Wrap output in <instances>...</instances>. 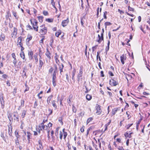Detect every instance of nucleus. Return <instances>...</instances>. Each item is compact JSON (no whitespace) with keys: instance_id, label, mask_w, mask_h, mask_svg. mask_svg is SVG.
Wrapping results in <instances>:
<instances>
[{"instance_id":"1","label":"nucleus","mask_w":150,"mask_h":150,"mask_svg":"<svg viewBox=\"0 0 150 150\" xmlns=\"http://www.w3.org/2000/svg\"><path fill=\"white\" fill-rule=\"evenodd\" d=\"M47 28L45 27L44 25H42L40 27V31L39 32L42 35L45 34L47 32Z\"/></svg>"},{"instance_id":"2","label":"nucleus","mask_w":150,"mask_h":150,"mask_svg":"<svg viewBox=\"0 0 150 150\" xmlns=\"http://www.w3.org/2000/svg\"><path fill=\"white\" fill-rule=\"evenodd\" d=\"M30 21L31 24L33 25V28L35 31H38V22L35 19L33 20L32 21V20H30Z\"/></svg>"},{"instance_id":"3","label":"nucleus","mask_w":150,"mask_h":150,"mask_svg":"<svg viewBox=\"0 0 150 150\" xmlns=\"http://www.w3.org/2000/svg\"><path fill=\"white\" fill-rule=\"evenodd\" d=\"M0 102L1 105V108L3 109L5 106V101L4 94L3 93H1L0 95Z\"/></svg>"},{"instance_id":"4","label":"nucleus","mask_w":150,"mask_h":150,"mask_svg":"<svg viewBox=\"0 0 150 150\" xmlns=\"http://www.w3.org/2000/svg\"><path fill=\"white\" fill-rule=\"evenodd\" d=\"M83 74V69L82 67L81 66L80 67V68L79 70V73L78 74L77 76V80L78 82L80 80L82 79L81 77L82 76Z\"/></svg>"},{"instance_id":"5","label":"nucleus","mask_w":150,"mask_h":150,"mask_svg":"<svg viewBox=\"0 0 150 150\" xmlns=\"http://www.w3.org/2000/svg\"><path fill=\"white\" fill-rule=\"evenodd\" d=\"M110 84L113 86H116L118 84V82L114 79V78H112L109 81Z\"/></svg>"},{"instance_id":"6","label":"nucleus","mask_w":150,"mask_h":150,"mask_svg":"<svg viewBox=\"0 0 150 150\" xmlns=\"http://www.w3.org/2000/svg\"><path fill=\"white\" fill-rule=\"evenodd\" d=\"M96 107V113L98 115H100L102 112V110L100 109V106L98 105L97 104Z\"/></svg>"},{"instance_id":"7","label":"nucleus","mask_w":150,"mask_h":150,"mask_svg":"<svg viewBox=\"0 0 150 150\" xmlns=\"http://www.w3.org/2000/svg\"><path fill=\"white\" fill-rule=\"evenodd\" d=\"M63 137H64V139H65L66 138L67 135V132H64V133H63V134L62 133V132L61 131H60V137L59 138L61 140L62 139V137H63Z\"/></svg>"},{"instance_id":"8","label":"nucleus","mask_w":150,"mask_h":150,"mask_svg":"<svg viewBox=\"0 0 150 150\" xmlns=\"http://www.w3.org/2000/svg\"><path fill=\"white\" fill-rule=\"evenodd\" d=\"M17 28L15 27L14 28L13 32L11 34L13 38L14 37V38H16V35L17 34Z\"/></svg>"},{"instance_id":"9","label":"nucleus","mask_w":150,"mask_h":150,"mask_svg":"<svg viewBox=\"0 0 150 150\" xmlns=\"http://www.w3.org/2000/svg\"><path fill=\"white\" fill-rule=\"evenodd\" d=\"M69 22V18H67L66 20H63L62 21V25L63 27H64L67 25Z\"/></svg>"},{"instance_id":"10","label":"nucleus","mask_w":150,"mask_h":150,"mask_svg":"<svg viewBox=\"0 0 150 150\" xmlns=\"http://www.w3.org/2000/svg\"><path fill=\"white\" fill-rule=\"evenodd\" d=\"M127 57L125 54H123L120 56L121 61L122 64H124L125 63L124 61L126 60Z\"/></svg>"},{"instance_id":"11","label":"nucleus","mask_w":150,"mask_h":150,"mask_svg":"<svg viewBox=\"0 0 150 150\" xmlns=\"http://www.w3.org/2000/svg\"><path fill=\"white\" fill-rule=\"evenodd\" d=\"M39 66L38 67V69L40 70L42 69V65L44 64L43 62L42 61V60L40 59H39Z\"/></svg>"},{"instance_id":"12","label":"nucleus","mask_w":150,"mask_h":150,"mask_svg":"<svg viewBox=\"0 0 150 150\" xmlns=\"http://www.w3.org/2000/svg\"><path fill=\"white\" fill-rule=\"evenodd\" d=\"M8 133L9 135L10 136H12V127L11 125L8 126Z\"/></svg>"},{"instance_id":"13","label":"nucleus","mask_w":150,"mask_h":150,"mask_svg":"<svg viewBox=\"0 0 150 150\" xmlns=\"http://www.w3.org/2000/svg\"><path fill=\"white\" fill-rule=\"evenodd\" d=\"M133 134V132H131L129 134L128 132H126L125 133L124 135L126 138H130L131 137V134Z\"/></svg>"},{"instance_id":"14","label":"nucleus","mask_w":150,"mask_h":150,"mask_svg":"<svg viewBox=\"0 0 150 150\" xmlns=\"http://www.w3.org/2000/svg\"><path fill=\"white\" fill-rule=\"evenodd\" d=\"M53 97V95H51L49 96H48L47 99V102L48 105H50V101L51 99Z\"/></svg>"},{"instance_id":"15","label":"nucleus","mask_w":150,"mask_h":150,"mask_svg":"<svg viewBox=\"0 0 150 150\" xmlns=\"http://www.w3.org/2000/svg\"><path fill=\"white\" fill-rule=\"evenodd\" d=\"M6 36L5 34L1 33L0 36V40L1 41H3L5 40Z\"/></svg>"},{"instance_id":"16","label":"nucleus","mask_w":150,"mask_h":150,"mask_svg":"<svg viewBox=\"0 0 150 150\" xmlns=\"http://www.w3.org/2000/svg\"><path fill=\"white\" fill-rule=\"evenodd\" d=\"M20 56L23 59V62H24L26 61V59L25 57V55L23 52H21Z\"/></svg>"},{"instance_id":"17","label":"nucleus","mask_w":150,"mask_h":150,"mask_svg":"<svg viewBox=\"0 0 150 150\" xmlns=\"http://www.w3.org/2000/svg\"><path fill=\"white\" fill-rule=\"evenodd\" d=\"M45 55L47 57V58L48 59L50 60L51 59V57H50L51 53L49 52V51L48 50H47V51L46 52Z\"/></svg>"},{"instance_id":"18","label":"nucleus","mask_w":150,"mask_h":150,"mask_svg":"<svg viewBox=\"0 0 150 150\" xmlns=\"http://www.w3.org/2000/svg\"><path fill=\"white\" fill-rule=\"evenodd\" d=\"M120 109L119 108H115L113 109L112 111V115H115L117 111L120 110Z\"/></svg>"},{"instance_id":"19","label":"nucleus","mask_w":150,"mask_h":150,"mask_svg":"<svg viewBox=\"0 0 150 150\" xmlns=\"http://www.w3.org/2000/svg\"><path fill=\"white\" fill-rule=\"evenodd\" d=\"M22 42V38L21 37H20L18 38V44L17 45H19L20 46H21L22 45V44L21 43Z\"/></svg>"},{"instance_id":"20","label":"nucleus","mask_w":150,"mask_h":150,"mask_svg":"<svg viewBox=\"0 0 150 150\" xmlns=\"http://www.w3.org/2000/svg\"><path fill=\"white\" fill-rule=\"evenodd\" d=\"M99 39L97 40L99 43H100L102 40H103V35L102 34H101V36L100 38H98Z\"/></svg>"},{"instance_id":"21","label":"nucleus","mask_w":150,"mask_h":150,"mask_svg":"<svg viewBox=\"0 0 150 150\" xmlns=\"http://www.w3.org/2000/svg\"><path fill=\"white\" fill-rule=\"evenodd\" d=\"M32 38V37L30 34H28V35L27 38L26 40V42L28 43L31 40Z\"/></svg>"},{"instance_id":"22","label":"nucleus","mask_w":150,"mask_h":150,"mask_svg":"<svg viewBox=\"0 0 150 150\" xmlns=\"http://www.w3.org/2000/svg\"><path fill=\"white\" fill-rule=\"evenodd\" d=\"M13 116L15 118L14 120L18 122L19 120L18 118V115L17 113H16L13 115Z\"/></svg>"},{"instance_id":"23","label":"nucleus","mask_w":150,"mask_h":150,"mask_svg":"<svg viewBox=\"0 0 150 150\" xmlns=\"http://www.w3.org/2000/svg\"><path fill=\"white\" fill-rule=\"evenodd\" d=\"M55 56L54 57V58L57 64L58 65L59 64V60L58 59V56L57 53H55Z\"/></svg>"},{"instance_id":"24","label":"nucleus","mask_w":150,"mask_h":150,"mask_svg":"<svg viewBox=\"0 0 150 150\" xmlns=\"http://www.w3.org/2000/svg\"><path fill=\"white\" fill-rule=\"evenodd\" d=\"M52 104L53 107L55 108V109H56L57 108V106L55 103V101L54 100L52 102Z\"/></svg>"},{"instance_id":"25","label":"nucleus","mask_w":150,"mask_h":150,"mask_svg":"<svg viewBox=\"0 0 150 150\" xmlns=\"http://www.w3.org/2000/svg\"><path fill=\"white\" fill-rule=\"evenodd\" d=\"M27 134L28 139L29 142L30 141V139H31V134L30 132H27Z\"/></svg>"},{"instance_id":"26","label":"nucleus","mask_w":150,"mask_h":150,"mask_svg":"<svg viewBox=\"0 0 150 150\" xmlns=\"http://www.w3.org/2000/svg\"><path fill=\"white\" fill-rule=\"evenodd\" d=\"M38 142L39 144V148L40 149H43V147L42 145V143L41 140H39L38 141Z\"/></svg>"},{"instance_id":"27","label":"nucleus","mask_w":150,"mask_h":150,"mask_svg":"<svg viewBox=\"0 0 150 150\" xmlns=\"http://www.w3.org/2000/svg\"><path fill=\"white\" fill-rule=\"evenodd\" d=\"M38 18L40 23H42L43 22V17L42 16H39L38 17Z\"/></svg>"},{"instance_id":"28","label":"nucleus","mask_w":150,"mask_h":150,"mask_svg":"<svg viewBox=\"0 0 150 150\" xmlns=\"http://www.w3.org/2000/svg\"><path fill=\"white\" fill-rule=\"evenodd\" d=\"M61 30H59L57 32H56L55 33V36L57 37H58L61 34Z\"/></svg>"},{"instance_id":"29","label":"nucleus","mask_w":150,"mask_h":150,"mask_svg":"<svg viewBox=\"0 0 150 150\" xmlns=\"http://www.w3.org/2000/svg\"><path fill=\"white\" fill-rule=\"evenodd\" d=\"M26 113V111L25 110H23L22 112L21 116L23 118H24L25 116Z\"/></svg>"},{"instance_id":"30","label":"nucleus","mask_w":150,"mask_h":150,"mask_svg":"<svg viewBox=\"0 0 150 150\" xmlns=\"http://www.w3.org/2000/svg\"><path fill=\"white\" fill-rule=\"evenodd\" d=\"M21 105L19 106V108H20L22 107H23L24 106V103L25 101L24 100H21Z\"/></svg>"},{"instance_id":"31","label":"nucleus","mask_w":150,"mask_h":150,"mask_svg":"<svg viewBox=\"0 0 150 150\" xmlns=\"http://www.w3.org/2000/svg\"><path fill=\"white\" fill-rule=\"evenodd\" d=\"M15 135L16 137V139H18L20 137V135L18 134V132L16 131L15 132Z\"/></svg>"},{"instance_id":"32","label":"nucleus","mask_w":150,"mask_h":150,"mask_svg":"<svg viewBox=\"0 0 150 150\" xmlns=\"http://www.w3.org/2000/svg\"><path fill=\"white\" fill-rule=\"evenodd\" d=\"M34 57L35 59L36 63H37L38 61V54H35L34 56Z\"/></svg>"},{"instance_id":"33","label":"nucleus","mask_w":150,"mask_h":150,"mask_svg":"<svg viewBox=\"0 0 150 150\" xmlns=\"http://www.w3.org/2000/svg\"><path fill=\"white\" fill-rule=\"evenodd\" d=\"M110 44V41L109 40L108 41L107 46L106 47V49H105V50L106 51V52H107L109 50Z\"/></svg>"},{"instance_id":"34","label":"nucleus","mask_w":150,"mask_h":150,"mask_svg":"<svg viewBox=\"0 0 150 150\" xmlns=\"http://www.w3.org/2000/svg\"><path fill=\"white\" fill-rule=\"evenodd\" d=\"M46 21L49 23H52L53 21V19L52 18H47L46 19Z\"/></svg>"},{"instance_id":"35","label":"nucleus","mask_w":150,"mask_h":150,"mask_svg":"<svg viewBox=\"0 0 150 150\" xmlns=\"http://www.w3.org/2000/svg\"><path fill=\"white\" fill-rule=\"evenodd\" d=\"M112 25V23H111L110 22H106L105 23V28H106L107 26H109Z\"/></svg>"},{"instance_id":"36","label":"nucleus","mask_w":150,"mask_h":150,"mask_svg":"<svg viewBox=\"0 0 150 150\" xmlns=\"http://www.w3.org/2000/svg\"><path fill=\"white\" fill-rule=\"evenodd\" d=\"M59 66V70L63 69L64 66L62 64H61L58 65Z\"/></svg>"},{"instance_id":"37","label":"nucleus","mask_w":150,"mask_h":150,"mask_svg":"<svg viewBox=\"0 0 150 150\" xmlns=\"http://www.w3.org/2000/svg\"><path fill=\"white\" fill-rule=\"evenodd\" d=\"M91 98H92V96L91 95H90L89 94H87L86 95V98L88 100H91Z\"/></svg>"},{"instance_id":"38","label":"nucleus","mask_w":150,"mask_h":150,"mask_svg":"<svg viewBox=\"0 0 150 150\" xmlns=\"http://www.w3.org/2000/svg\"><path fill=\"white\" fill-rule=\"evenodd\" d=\"M12 13L13 15L15 17V18L17 19H18V18L17 16L16 12L14 11H13Z\"/></svg>"},{"instance_id":"39","label":"nucleus","mask_w":150,"mask_h":150,"mask_svg":"<svg viewBox=\"0 0 150 150\" xmlns=\"http://www.w3.org/2000/svg\"><path fill=\"white\" fill-rule=\"evenodd\" d=\"M93 120V118L91 117L88 118L86 121L87 124H88L92 120Z\"/></svg>"},{"instance_id":"40","label":"nucleus","mask_w":150,"mask_h":150,"mask_svg":"<svg viewBox=\"0 0 150 150\" xmlns=\"http://www.w3.org/2000/svg\"><path fill=\"white\" fill-rule=\"evenodd\" d=\"M26 28L27 30H33L32 27L29 25H28L26 26Z\"/></svg>"},{"instance_id":"41","label":"nucleus","mask_w":150,"mask_h":150,"mask_svg":"<svg viewBox=\"0 0 150 150\" xmlns=\"http://www.w3.org/2000/svg\"><path fill=\"white\" fill-rule=\"evenodd\" d=\"M48 111L49 112V115H51L53 111L50 108H48Z\"/></svg>"},{"instance_id":"42","label":"nucleus","mask_w":150,"mask_h":150,"mask_svg":"<svg viewBox=\"0 0 150 150\" xmlns=\"http://www.w3.org/2000/svg\"><path fill=\"white\" fill-rule=\"evenodd\" d=\"M72 109L73 112H76V107L74 105H72Z\"/></svg>"},{"instance_id":"43","label":"nucleus","mask_w":150,"mask_h":150,"mask_svg":"<svg viewBox=\"0 0 150 150\" xmlns=\"http://www.w3.org/2000/svg\"><path fill=\"white\" fill-rule=\"evenodd\" d=\"M103 19L102 18V19H101L100 21V22L98 23V28L99 29H100V23H101V22L102 21H103Z\"/></svg>"},{"instance_id":"44","label":"nucleus","mask_w":150,"mask_h":150,"mask_svg":"<svg viewBox=\"0 0 150 150\" xmlns=\"http://www.w3.org/2000/svg\"><path fill=\"white\" fill-rule=\"evenodd\" d=\"M85 127L84 126H83L81 128L80 131L81 132L83 133L84 132Z\"/></svg>"},{"instance_id":"45","label":"nucleus","mask_w":150,"mask_h":150,"mask_svg":"<svg viewBox=\"0 0 150 150\" xmlns=\"http://www.w3.org/2000/svg\"><path fill=\"white\" fill-rule=\"evenodd\" d=\"M44 126L39 125V127L40 128V130L42 131L43 130H45Z\"/></svg>"},{"instance_id":"46","label":"nucleus","mask_w":150,"mask_h":150,"mask_svg":"<svg viewBox=\"0 0 150 150\" xmlns=\"http://www.w3.org/2000/svg\"><path fill=\"white\" fill-rule=\"evenodd\" d=\"M107 14V12L106 11H105L104 12L103 17L105 19H106L107 18L106 16V15Z\"/></svg>"},{"instance_id":"47","label":"nucleus","mask_w":150,"mask_h":150,"mask_svg":"<svg viewBox=\"0 0 150 150\" xmlns=\"http://www.w3.org/2000/svg\"><path fill=\"white\" fill-rule=\"evenodd\" d=\"M43 13L45 16H47L48 15V12L46 11H44L43 12Z\"/></svg>"},{"instance_id":"48","label":"nucleus","mask_w":150,"mask_h":150,"mask_svg":"<svg viewBox=\"0 0 150 150\" xmlns=\"http://www.w3.org/2000/svg\"><path fill=\"white\" fill-rule=\"evenodd\" d=\"M33 11L34 13V14L35 15L34 16H36V13L37 12V11L34 8H33Z\"/></svg>"},{"instance_id":"49","label":"nucleus","mask_w":150,"mask_h":150,"mask_svg":"<svg viewBox=\"0 0 150 150\" xmlns=\"http://www.w3.org/2000/svg\"><path fill=\"white\" fill-rule=\"evenodd\" d=\"M60 127H58L56 129V132H55V134L56 135V133H57V134H58V131H59V130L60 128Z\"/></svg>"},{"instance_id":"50","label":"nucleus","mask_w":150,"mask_h":150,"mask_svg":"<svg viewBox=\"0 0 150 150\" xmlns=\"http://www.w3.org/2000/svg\"><path fill=\"white\" fill-rule=\"evenodd\" d=\"M97 46L98 45H96L94 46L93 47H92V49L93 52H94V50L97 48Z\"/></svg>"},{"instance_id":"51","label":"nucleus","mask_w":150,"mask_h":150,"mask_svg":"<svg viewBox=\"0 0 150 150\" xmlns=\"http://www.w3.org/2000/svg\"><path fill=\"white\" fill-rule=\"evenodd\" d=\"M128 9L129 11H134V9L132 8L131 7L129 6L128 7Z\"/></svg>"},{"instance_id":"52","label":"nucleus","mask_w":150,"mask_h":150,"mask_svg":"<svg viewBox=\"0 0 150 150\" xmlns=\"http://www.w3.org/2000/svg\"><path fill=\"white\" fill-rule=\"evenodd\" d=\"M133 124H129L126 126V127L127 129H128Z\"/></svg>"},{"instance_id":"53","label":"nucleus","mask_w":150,"mask_h":150,"mask_svg":"<svg viewBox=\"0 0 150 150\" xmlns=\"http://www.w3.org/2000/svg\"><path fill=\"white\" fill-rule=\"evenodd\" d=\"M117 148L119 150H124L122 146H118Z\"/></svg>"},{"instance_id":"54","label":"nucleus","mask_w":150,"mask_h":150,"mask_svg":"<svg viewBox=\"0 0 150 150\" xmlns=\"http://www.w3.org/2000/svg\"><path fill=\"white\" fill-rule=\"evenodd\" d=\"M33 52L32 51L29 52L28 53V54L29 56H33Z\"/></svg>"},{"instance_id":"55","label":"nucleus","mask_w":150,"mask_h":150,"mask_svg":"<svg viewBox=\"0 0 150 150\" xmlns=\"http://www.w3.org/2000/svg\"><path fill=\"white\" fill-rule=\"evenodd\" d=\"M67 102L69 104V105H71V101L70 98H69V99H67Z\"/></svg>"},{"instance_id":"56","label":"nucleus","mask_w":150,"mask_h":150,"mask_svg":"<svg viewBox=\"0 0 150 150\" xmlns=\"http://www.w3.org/2000/svg\"><path fill=\"white\" fill-rule=\"evenodd\" d=\"M17 88H15L13 89V93L14 95L17 92Z\"/></svg>"},{"instance_id":"57","label":"nucleus","mask_w":150,"mask_h":150,"mask_svg":"<svg viewBox=\"0 0 150 150\" xmlns=\"http://www.w3.org/2000/svg\"><path fill=\"white\" fill-rule=\"evenodd\" d=\"M53 70H54V69L52 67H51L50 68L49 70V72L51 74L52 72L53 71Z\"/></svg>"},{"instance_id":"58","label":"nucleus","mask_w":150,"mask_h":150,"mask_svg":"<svg viewBox=\"0 0 150 150\" xmlns=\"http://www.w3.org/2000/svg\"><path fill=\"white\" fill-rule=\"evenodd\" d=\"M1 137L5 141V138L4 137V133H2L1 134Z\"/></svg>"},{"instance_id":"59","label":"nucleus","mask_w":150,"mask_h":150,"mask_svg":"<svg viewBox=\"0 0 150 150\" xmlns=\"http://www.w3.org/2000/svg\"><path fill=\"white\" fill-rule=\"evenodd\" d=\"M57 72H56L55 71H54L52 74V76H56Z\"/></svg>"},{"instance_id":"60","label":"nucleus","mask_w":150,"mask_h":150,"mask_svg":"<svg viewBox=\"0 0 150 150\" xmlns=\"http://www.w3.org/2000/svg\"><path fill=\"white\" fill-rule=\"evenodd\" d=\"M54 71H55L56 72H57V66L56 65H55V64L54 65Z\"/></svg>"},{"instance_id":"61","label":"nucleus","mask_w":150,"mask_h":150,"mask_svg":"<svg viewBox=\"0 0 150 150\" xmlns=\"http://www.w3.org/2000/svg\"><path fill=\"white\" fill-rule=\"evenodd\" d=\"M11 55H12L13 58H14V59H16V56H15V54L14 53H12L11 54Z\"/></svg>"},{"instance_id":"62","label":"nucleus","mask_w":150,"mask_h":150,"mask_svg":"<svg viewBox=\"0 0 150 150\" xmlns=\"http://www.w3.org/2000/svg\"><path fill=\"white\" fill-rule=\"evenodd\" d=\"M81 25L83 27L84 25H83V18H81Z\"/></svg>"},{"instance_id":"63","label":"nucleus","mask_w":150,"mask_h":150,"mask_svg":"<svg viewBox=\"0 0 150 150\" xmlns=\"http://www.w3.org/2000/svg\"><path fill=\"white\" fill-rule=\"evenodd\" d=\"M16 141V144L17 145H18L19 144V142L18 139H16L15 140Z\"/></svg>"},{"instance_id":"64","label":"nucleus","mask_w":150,"mask_h":150,"mask_svg":"<svg viewBox=\"0 0 150 150\" xmlns=\"http://www.w3.org/2000/svg\"><path fill=\"white\" fill-rule=\"evenodd\" d=\"M52 81H56V76H52Z\"/></svg>"}]
</instances>
